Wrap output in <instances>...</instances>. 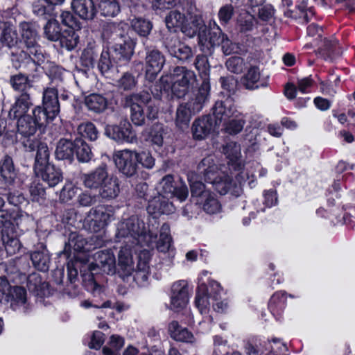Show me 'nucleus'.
Here are the masks:
<instances>
[{
    "mask_svg": "<svg viewBox=\"0 0 355 355\" xmlns=\"http://www.w3.org/2000/svg\"><path fill=\"white\" fill-rule=\"evenodd\" d=\"M217 125L216 121H214L209 115L202 116L196 119L192 125L193 137L199 140L206 138Z\"/></svg>",
    "mask_w": 355,
    "mask_h": 355,
    "instance_id": "nucleus-21",
    "label": "nucleus"
},
{
    "mask_svg": "<svg viewBox=\"0 0 355 355\" xmlns=\"http://www.w3.org/2000/svg\"><path fill=\"white\" fill-rule=\"evenodd\" d=\"M260 79V71L257 67H251L243 78V85L248 89L258 88L257 83Z\"/></svg>",
    "mask_w": 355,
    "mask_h": 355,
    "instance_id": "nucleus-56",
    "label": "nucleus"
},
{
    "mask_svg": "<svg viewBox=\"0 0 355 355\" xmlns=\"http://www.w3.org/2000/svg\"><path fill=\"white\" fill-rule=\"evenodd\" d=\"M195 114L196 113L193 112L190 107L185 103L180 104L175 113V121L176 125L181 129L187 128L192 116Z\"/></svg>",
    "mask_w": 355,
    "mask_h": 355,
    "instance_id": "nucleus-40",
    "label": "nucleus"
},
{
    "mask_svg": "<svg viewBox=\"0 0 355 355\" xmlns=\"http://www.w3.org/2000/svg\"><path fill=\"white\" fill-rule=\"evenodd\" d=\"M173 182L174 180L173 175H165L159 184V195L165 196L171 198L174 196L175 187Z\"/></svg>",
    "mask_w": 355,
    "mask_h": 355,
    "instance_id": "nucleus-55",
    "label": "nucleus"
},
{
    "mask_svg": "<svg viewBox=\"0 0 355 355\" xmlns=\"http://www.w3.org/2000/svg\"><path fill=\"white\" fill-rule=\"evenodd\" d=\"M85 104L89 111L101 114L107 110L108 101L103 95L94 93L85 98Z\"/></svg>",
    "mask_w": 355,
    "mask_h": 355,
    "instance_id": "nucleus-34",
    "label": "nucleus"
},
{
    "mask_svg": "<svg viewBox=\"0 0 355 355\" xmlns=\"http://www.w3.org/2000/svg\"><path fill=\"white\" fill-rule=\"evenodd\" d=\"M121 3L134 13L140 6L139 0H100L98 6L101 15L114 17L121 12Z\"/></svg>",
    "mask_w": 355,
    "mask_h": 355,
    "instance_id": "nucleus-11",
    "label": "nucleus"
},
{
    "mask_svg": "<svg viewBox=\"0 0 355 355\" xmlns=\"http://www.w3.org/2000/svg\"><path fill=\"white\" fill-rule=\"evenodd\" d=\"M174 83L181 84L187 87L193 85L196 81L195 73L183 67H177L174 69L172 73Z\"/></svg>",
    "mask_w": 355,
    "mask_h": 355,
    "instance_id": "nucleus-36",
    "label": "nucleus"
},
{
    "mask_svg": "<svg viewBox=\"0 0 355 355\" xmlns=\"http://www.w3.org/2000/svg\"><path fill=\"white\" fill-rule=\"evenodd\" d=\"M207 53L198 55L194 61V66L196 70L198 71L200 76H204L205 78L209 80L207 76L210 71V65L207 56Z\"/></svg>",
    "mask_w": 355,
    "mask_h": 355,
    "instance_id": "nucleus-60",
    "label": "nucleus"
},
{
    "mask_svg": "<svg viewBox=\"0 0 355 355\" xmlns=\"http://www.w3.org/2000/svg\"><path fill=\"white\" fill-rule=\"evenodd\" d=\"M32 113L33 117L31 115L24 116L17 121V132L24 137L33 136L38 127L47 123L40 109H33Z\"/></svg>",
    "mask_w": 355,
    "mask_h": 355,
    "instance_id": "nucleus-9",
    "label": "nucleus"
},
{
    "mask_svg": "<svg viewBox=\"0 0 355 355\" xmlns=\"http://www.w3.org/2000/svg\"><path fill=\"white\" fill-rule=\"evenodd\" d=\"M0 42L9 49L17 46L19 37L16 28L12 24L0 21Z\"/></svg>",
    "mask_w": 355,
    "mask_h": 355,
    "instance_id": "nucleus-27",
    "label": "nucleus"
},
{
    "mask_svg": "<svg viewBox=\"0 0 355 355\" xmlns=\"http://www.w3.org/2000/svg\"><path fill=\"white\" fill-rule=\"evenodd\" d=\"M132 247H121L118 254V273L123 281L128 280L134 271Z\"/></svg>",
    "mask_w": 355,
    "mask_h": 355,
    "instance_id": "nucleus-19",
    "label": "nucleus"
},
{
    "mask_svg": "<svg viewBox=\"0 0 355 355\" xmlns=\"http://www.w3.org/2000/svg\"><path fill=\"white\" fill-rule=\"evenodd\" d=\"M108 176L107 166L101 164L94 171L83 174L81 180L86 188L97 189L101 187Z\"/></svg>",
    "mask_w": 355,
    "mask_h": 355,
    "instance_id": "nucleus-18",
    "label": "nucleus"
},
{
    "mask_svg": "<svg viewBox=\"0 0 355 355\" xmlns=\"http://www.w3.org/2000/svg\"><path fill=\"white\" fill-rule=\"evenodd\" d=\"M35 172L51 187L56 186L63 180L61 170L51 164L40 168L35 170Z\"/></svg>",
    "mask_w": 355,
    "mask_h": 355,
    "instance_id": "nucleus-24",
    "label": "nucleus"
},
{
    "mask_svg": "<svg viewBox=\"0 0 355 355\" xmlns=\"http://www.w3.org/2000/svg\"><path fill=\"white\" fill-rule=\"evenodd\" d=\"M285 15L288 18L300 19L302 22H308L309 17L313 16V13L311 10H306V6L302 4L296 7L295 10L286 11Z\"/></svg>",
    "mask_w": 355,
    "mask_h": 355,
    "instance_id": "nucleus-59",
    "label": "nucleus"
},
{
    "mask_svg": "<svg viewBox=\"0 0 355 355\" xmlns=\"http://www.w3.org/2000/svg\"><path fill=\"white\" fill-rule=\"evenodd\" d=\"M164 45L170 55L180 60L186 61L193 57L191 49L181 43L174 34H169L164 38Z\"/></svg>",
    "mask_w": 355,
    "mask_h": 355,
    "instance_id": "nucleus-14",
    "label": "nucleus"
},
{
    "mask_svg": "<svg viewBox=\"0 0 355 355\" xmlns=\"http://www.w3.org/2000/svg\"><path fill=\"white\" fill-rule=\"evenodd\" d=\"M256 19L248 12H242L237 18V26L241 32H248L252 30Z\"/></svg>",
    "mask_w": 355,
    "mask_h": 355,
    "instance_id": "nucleus-54",
    "label": "nucleus"
},
{
    "mask_svg": "<svg viewBox=\"0 0 355 355\" xmlns=\"http://www.w3.org/2000/svg\"><path fill=\"white\" fill-rule=\"evenodd\" d=\"M31 259L34 266L39 270L45 272L49 270L50 258L46 249L42 251H35L31 254Z\"/></svg>",
    "mask_w": 355,
    "mask_h": 355,
    "instance_id": "nucleus-47",
    "label": "nucleus"
},
{
    "mask_svg": "<svg viewBox=\"0 0 355 355\" xmlns=\"http://www.w3.org/2000/svg\"><path fill=\"white\" fill-rule=\"evenodd\" d=\"M32 201L42 204L46 198V191L43 185L38 182H33L29 189Z\"/></svg>",
    "mask_w": 355,
    "mask_h": 355,
    "instance_id": "nucleus-63",
    "label": "nucleus"
},
{
    "mask_svg": "<svg viewBox=\"0 0 355 355\" xmlns=\"http://www.w3.org/2000/svg\"><path fill=\"white\" fill-rule=\"evenodd\" d=\"M213 114L216 123L227 122L232 118H238L241 112L237 110L233 98H226L223 101H218L213 107Z\"/></svg>",
    "mask_w": 355,
    "mask_h": 355,
    "instance_id": "nucleus-12",
    "label": "nucleus"
},
{
    "mask_svg": "<svg viewBox=\"0 0 355 355\" xmlns=\"http://www.w3.org/2000/svg\"><path fill=\"white\" fill-rule=\"evenodd\" d=\"M124 345V340L122 337L116 335H112L108 343L109 347L103 348L104 355H117L118 352Z\"/></svg>",
    "mask_w": 355,
    "mask_h": 355,
    "instance_id": "nucleus-58",
    "label": "nucleus"
},
{
    "mask_svg": "<svg viewBox=\"0 0 355 355\" xmlns=\"http://www.w3.org/2000/svg\"><path fill=\"white\" fill-rule=\"evenodd\" d=\"M71 8L84 20H92L96 15L93 0H72Z\"/></svg>",
    "mask_w": 355,
    "mask_h": 355,
    "instance_id": "nucleus-26",
    "label": "nucleus"
},
{
    "mask_svg": "<svg viewBox=\"0 0 355 355\" xmlns=\"http://www.w3.org/2000/svg\"><path fill=\"white\" fill-rule=\"evenodd\" d=\"M208 293L209 289L207 284L200 283L197 288L195 303L202 314L207 313L209 311L210 303Z\"/></svg>",
    "mask_w": 355,
    "mask_h": 355,
    "instance_id": "nucleus-41",
    "label": "nucleus"
},
{
    "mask_svg": "<svg viewBox=\"0 0 355 355\" xmlns=\"http://www.w3.org/2000/svg\"><path fill=\"white\" fill-rule=\"evenodd\" d=\"M11 309L24 315L29 314L32 306L28 302L27 293L21 286H13L8 293V300Z\"/></svg>",
    "mask_w": 355,
    "mask_h": 355,
    "instance_id": "nucleus-13",
    "label": "nucleus"
},
{
    "mask_svg": "<svg viewBox=\"0 0 355 355\" xmlns=\"http://www.w3.org/2000/svg\"><path fill=\"white\" fill-rule=\"evenodd\" d=\"M59 22L54 19H49L44 27L45 37L53 42L58 41L62 35Z\"/></svg>",
    "mask_w": 355,
    "mask_h": 355,
    "instance_id": "nucleus-49",
    "label": "nucleus"
},
{
    "mask_svg": "<svg viewBox=\"0 0 355 355\" xmlns=\"http://www.w3.org/2000/svg\"><path fill=\"white\" fill-rule=\"evenodd\" d=\"M170 198L162 195L154 197L148 202V212L155 215L169 214L173 212L175 209L173 202L169 201Z\"/></svg>",
    "mask_w": 355,
    "mask_h": 355,
    "instance_id": "nucleus-23",
    "label": "nucleus"
},
{
    "mask_svg": "<svg viewBox=\"0 0 355 355\" xmlns=\"http://www.w3.org/2000/svg\"><path fill=\"white\" fill-rule=\"evenodd\" d=\"M21 37L24 41L26 50L20 51L19 54L12 53V65L15 69L21 67V60L28 59L37 65L44 61V55L42 47L38 44L39 36L31 24L22 22L20 24Z\"/></svg>",
    "mask_w": 355,
    "mask_h": 355,
    "instance_id": "nucleus-3",
    "label": "nucleus"
},
{
    "mask_svg": "<svg viewBox=\"0 0 355 355\" xmlns=\"http://www.w3.org/2000/svg\"><path fill=\"white\" fill-rule=\"evenodd\" d=\"M96 265L103 272L110 275L116 272V259L111 250H101L95 253Z\"/></svg>",
    "mask_w": 355,
    "mask_h": 355,
    "instance_id": "nucleus-22",
    "label": "nucleus"
},
{
    "mask_svg": "<svg viewBox=\"0 0 355 355\" xmlns=\"http://www.w3.org/2000/svg\"><path fill=\"white\" fill-rule=\"evenodd\" d=\"M168 332L171 337L180 342L193 343L195 342L193 334L187 328L180 326L178 322L172 321L168 324Z\"/></svg>",
    "mask_w": 355,
    "mask_h": 355,
    "instance_id": "nucleus-35",
    "label": "nucleus"
},
{
    "mask_svg": "<svg viewBox=\"0 0 355 355\" xmlns=\"http://www.w3.org/2000/svg\"><path fill=\"white\" fill-rule=\"evenodd\" d=\"M77 130L82 137L91 141H95L98 138V132L96 126L91 122L79 125Z\"/></svg>",
    "mask_w": 355,
    "mask_h": 355,
    "instance_id": "nucleus-61",
    "label": "nucleus"
},
{
    "mask_svg": "<svg viewBox=\"0 0 355 355\" xmlns=\"http://www.w3.org/2000/svg\"><path fill=\"white\" fill-rule=\"evenodd\" d=\"M113 67L114 65L110 60L109 51L107 50H103L98 62V70L103 76L110 77Z\"/></svg>",
    "mask_w": 355,
    "mask_h": 355,
    "instance_id": "nucleus-57",
    "label": "nucleus"
},
{
    "mask_svg": "<svg viewBox=\"0 0 355 355\" xmlns=\"http://www.w3.org/2000/svg\"><path fill=\"white\" fill-rule=\"evenodd\" d=\"M136 42L130 37L114 44V51L119 60L129 61L134 54Z\"/></svg>",
    "mask_w": 355,
    "mask_h": 355,
    "instance_id": "nucleus-30",
    "label": "nucleus"
},
{
    "mask_svg": "<svg viewBox=\"0 0 355 355\" xmlns=\"http://www.w3.org/2000/svg\"><path fill=\"white\" fill-rule=\"evenodd\" d=\"M223 153L229 159L228 164L230 166V170H240L241 168L242 164L240 161L241 148L237 143L234 141L227 143L226 145L223 147Z\"/></svg>",
    "mask_w": 355,
    "mask_h": 355,
    "instance_id": "nucleus-31",
    "label": "nucleus"
},
{
    "mask_svg": "<svg viewBox=\"0 0 355 355\" xmlns=\"http://www.w3.org/2000/svg\"><path fill=\"white\" fill-rule=\"evenodd\" d=\"M202 28L200 36L201 51L202 53L211 55L214 53V48L219 46H221L223 53L226 55L238 51V45L229 39L228 36L223 32L214 21L211 32H206L207 29L205 26Z\"/></svg>",
    "mask_w": 355,
    "mask_h": 355,
    "instance_id": "nucleus-4",
    "label": "nucleus"
},
{
    "mask_svg": "<svg viewBox=\"0 0 355 355\" xmlns=\"http://www.w3.org/2000/svg\"><path fill=\"white\" fill-rule=\"evenodd\" d=\"M184 19V15L178 10H173L166 16L165 22L167 28L170 30L175 27H182Z\"/></svg>",
    "mask_w": 355,
    "mask_h": 355,
    "instance_id": "nucleus-64",
    "label": "nucleus"
},
{
    "mask_svg": "<svg viewBox=\"0 0 355 355\" xmlns=\"http://www.w3.org/2000/svg\"><path fill=\"white\" fill-rule=\"evenodd\" d=\"M0 175L6 185H12L17 178V170L12 158L6 155L0 160Z\"/></svg>",
    "mask_w": 355,
    "mask_h": 355,
    "instance_id": "nucleus-28",
    "label": "nucleus"
},
{
    "mask_svg": "<svg viewBox=\"0 0 355 355\" xmlns=\"http://www.w3.org/2000/svg\"><path fill=\"white\" fill-rule=\"evenodd\" d=\"M113 158L116 166L123 174L132 177L136 173L138 163L137 152L127 149L118 150L114 153Z\"/></svg>",
    "mask_w": 355,
    "mask_h": 355,
    "instance_id": "nucleus-8",
    "label": "nucleus"
},
{
    "mask_svg": "<svg viewBox=\"0 0 355 355\" xmlns=\"http://www.w3.org/2000/svg\"><path fill=\"white\" fill-rule=\"evenodd\" d=\"M120 193V182L116 177H107L99 188L98 195L103 199L110 200L116 198Z\"/></svg>",
    "mask_w": 355,
    "mask_h": 355,
    "instance_id": "nucleus-29",
    "label": "nucleus"
},
{
    "mask_svg": "<svg viewBox=\"0 0 355 355\" xmlns=\"http://www.w3.org/2000/svg\"><path fill=\"white\" fill-rule=\"evenodd\" d=\"M153 101L146 106L145 119L153 121L158 117L160 101L162 98V90L156 89V92L152 91Z\"/></svg>",
    "mask_w": 355,
    "mask_h": 355,
    "instance_id": "nucleus-45",
    "label": "nucleus"
},
{
    "mask_svg": "<svg viewBox=\"0 0 355 355\" xmlns=\"http://www.w3.org/2000/svg\"><path fill=\"white\" fill-rule=\"evenodd\" d=\"M49 148L45 143H40L37 146V153L35 156L34 170H37L47 164H50L49 160Z\"/></svg>",
    "mask_w": 355,
    "mask_h": 355,
    "instance_id": "nucleus-51",
    "label": "nucleus"
},
{
    "mask_svg": "<svg viewBox=\"0 0 355 355\" xmlns=\"http://www.w3.org/2000/svg\"><path fill=\"white\" fill-rule=\"evenodd\" d=\"M60 46L68 51H71L76 47L79 42V35L73 30L65 31L59 38Z\"/></svg>",
    "mask_w": 355,
    "mask_h": 355,
    "instance_id": "nucleus-50",
    "label": "nucleus"
},
{
    "mask_svg": "<svg viewBox=\"0 0 355 355\" xmlns=\"http://www.w3.org/2000/svg\"><path fill=\"white\" fill-rule=\"evenodd\" d=\"M202 207L205 211L209 214L218 213L220 209V204L214 193H206L205 198L202 201Z\"/></svg>",
    "mask_w": 355,
    "mask_h": 355,
    "instance_id": "nucleus-53",
    "label": "nucleus"
},
{
    "mask_svg": "<svg viewBox=\"0 0 355 355\" xmlns=\"http://www.w3.org/2000/svg\"><path fill=\"white\" fill-rule=\"evenodd\" d=\"M33 13L42 19H48L54 15L53 8L46 0H35L32 3Z\"/></svg>",
    "mask_w": 355,
    "mask_h": 355,
    "instance_id": "nucleus-43",
    "label": "nucleus"
},
{
    "mask_svg": "<svg viewBox=\"0 0 355 355\" xmlns=\"http://www.w3.org/2000/svg\"><path fill=\"white\" fill-rule=\"evenodd\" d=\"M156 89L161 90V87L155 85L154 89L150 88V92L143 90L139 93H132L126 95L122 100V105L124 108L130 109V117L131 121L137 126L145 125V113L143 107L138 103L141 101L148 104L153 101L152 99V91L156 92Z\"/></svg>",
    "mask_w": 355,
    "mask_h": 355,
    "instance_id": "nucleus-5",
    "label": "nucleus"
},
{
    "mask_svg": "<svg viewBox=\"0 0 355 355\" xmlns=\"http://www.w3.org/2000/svg\"><path fill=\"white\" fill-rule=\"evenodd\" d=\"M10 83L12 89L21 94H29L28 91L33 87L32 81L27 76L22 73L12 76L10 78Z\"/></svg>",
    "mask_w": 355,
    "mask_h": 355,
    "instance_id": "nucleus-42",
    "label": "nucleus"
},
{
    "mask_svg": "<svg viewBox=\"0 0 355 355\" xmlns=\"http://www.w3.org/2000/svg\"><path fill=\"white\" fill-rule=\"evenodd\" d=\"M145 68L146 78L153 81L162 71L165 64V57L161 51L155 48L146 47Z\"/></svg>",
    "mask_w": 355,
    "mask_h": 355,
    "instance_id": "nucleus-10",
    "label": "nucleus"
},
{
    "mask_svg": "<svg viewBox=\"0 0 355 355\" xmlns=\"http://www.w3.org/2000/svg\"><path fill=\"white\" fill-rule=\"evenodd\" d=\"M114 210L111 206H98L91 209L86 221L92 232H98L114 220Z\"/></svg>",
    "mask_w": 355,
    "mask_h": 355,
    "instance_id": "nucleus-6",
    "label": "nucleus"
},
{
    "mask_svg": "<svg viewBox=\"0 0 355 355\" xmlns=\"http://www.w3.org/2000/svg\"><path fill=\"white\" fill-rule=\"evenodd\" d=\"M198 168L204 175L205 180L213 185V187L220 195H225L231 192L235 196H239V188L232 178L225 172L222 171L215 164L211 156L202 159L198 164Z\"/></svg>",
    "mask_w": 355,
    "mask_h": 355,
    "instance_id": "nucleus-2",
    "label": "nucleus"
},
{
    "mask_svg": "<svg viewBox=\"0 0 355 355\" xmlns=\"http://www.w3.org/2000/svg\"><path fill=\"white\" fill-rule=\"evenodd\" d=\"M102 37L107 42L115 44L130 36L127 32L126 24L112 22L107 23L104 26Z\"/></svg>",
    "mask_w": 355,
    "mask_h": 355,
    "instance_id": "nucleus-20",
    "label": "nucleus"
},
{
    "mask_svg": "<svg viewBox=\"0 0 355 355\" xmlns=\"http://www.w3.org/2000/svg\"><path fill=\"white\" fill-rule=\"evenodd\" d=\"M210 92L209 80H203L200 87L194 92L185 103L190 107L193 112H200L205 104L209 101Z\"/></svg>",
    "mask_w": 355,
    "mask_h": 355,
    "instance_id": "nucleus-16",
    "label": "nucleus"
},
{
    "mask_svg": "<svg viewBox=\"0 0 355 355\" xmlns=\"http://www.w3.org/2000/svg\"><path fill=\"white\" fill-rule=\"evenodd\" d=\"M164 129L162 124H153L149 133L150 142L158 147H161L164 141Z\"/></svg>",
    "mask_w": 355,
    "mask_h": 355,
    "instance_id": "nucleus-62",
    "label": "nucleus"
},
{
    "mask_svg": "<svg viewBox=\"0 0 355 355\" xmlns=\"http://www.w3.org/2000/svg\"><path fill=\"white\" fill-rule=\"evenodd\" d=\"M32 105L29 94H20L11 106L8 116L10 119H14L28 116L27 112Z\"/></svg>",
    "mask_w": 355,
    "mask_h": 355,
    "instance_id": "nucleus-25",
    "label": "nucleus"
},
{
    "mask_svg": "<svg viewBox=\"0 0 355 355\" xmlns=\"http://www.w3.org/2000/svg\"><path fill=\"white\" fill-rule=\"evenodd\" d=\"M321 42L322 45L320 46V49L322 55L325 56V59L333 60L341 55L342 52L336 40L324 39Z\"/></svg>",
    "mask_w": 355,
    "mask_h": 355,
    "instance_id": "nucleus-48",
    "label": "nucleus"
},
{
    "mask_svg": "<svg viewBox=\"0 0 355 355\" xmlns=\"http://www.w3.org/2000/svg\"><path fill=\"white\" fill-rule=\"evenodd\" d=\"M87 242L83 235L76 232H71L69 234L68 241L65 244L64 251L71 252V249L76 252H81L85 250Z\"/></svg>",
    "mask_w": 355,
    "mask_h": 355,
    "instance_id": "nucleus-46",
    "label": "nucleus"
},
{
    "mask_svg": "<svg viewBox=\"0 0 355 355\" xmlns=\"http://www.w3.org/2000/svg\"><path fill=\"white\" fill-rule=\"evenodd\" d=\"M149 275L150 268L148 263L146 260H142L140 255L137 267L136 268H134V271L131 276H132L133 280L137 285L144 286L147 283Z\"/></svg>",
    "mask_w": 355,
    "mask_h": 355,
    "instance_id": "nucleus-39",
    "label": "nucleus"
},
{
    "mask_svg": "<svg viewBox=\"0 0 355 355\" xmlns=\"http://www.w3.org/2000/svg\"><path fill=\"white\" fill-rule=\"evenodd\" d=\"M76 148L75 141L70 139H61L58 141L55 150V156L59 160L72 161Z\"/></svg>",
    "mask_w": 355,
    "mask_h": 355,
    "instance_id": "nucleus-33",
    "label": "nucleus"
},
{
    "mask_svg": "<svg viewBox=\"0 0 355 355\" xmlns=\"http://www.w3.org/2000/svg\"><path fill=\"white\" fill-rule=\"evenodd\" d=\"M141 7V5L140 4L136 12H132L134 17L130 19V23L132 28L137 35L146 37L150 34L153 28V24L149 20L135 16Z\"/></svg>",
    "mask_w": 355,
    "mask_h": 355,
    "instance_id": "nucleus-38",
    "label": "nucleus"
},
{
    "mask_svg": "<svg viewBox=\"0 0 355 355\" xmlns=\"http://www.w3.org/2000/svg\"><path fill=\"white\" fill-rule=\"evenodd\" d=\"M60 108L58 90L54 87H47L43 91L42 106H37L34 109H40L44 115V120L49 123L58 115Z\"/></svg>",
    "mask_w": 355,
    "mask_h": 355,
    "instance_id": "nucleus-7",
    "label": "nucleus"
},
{
    "mask_svg": "<svg viewBox=\"0 0 355 355\" xmlns=\"http://www.w3.org/2000/svg\"><path fill=\"white\" fill-rule=\"evenodd\" d=\"M171 291V309L178 311L184 309L189 302L187 284L185 281L177 282L172 285Z\"/></svg>",
    "mask_w": 355,
    "mask_h": 355,
    "instance_id": "nucleus-17",
    "label": "nucleus"
},
{
    "mask_svg": "<svg viewBox=\"0 0 355 355\" xmlns=\"http://www.w3.org/2000/svg\"><path fill=\"white\" fill-rule=\"evenodd\" d=\"M205 26L207 29L206 32H211L213 27V22H209V25L207 26L202 19L200 17H195L192 20L191 23L189 26H182V32L189 37H193L195 35H198V44L201 50V44H200V35L201 31H202V27Z\"/></svg>",
    "mask_w": 355,
    "mask_h": 355,
    "instance_id": "nucleus-32",
    "label": "nucleus"
},
{
    "mask_svg": "<svg viewBox=\"0 0 355 355\" xmlns=\"http://www.w3.org/2000/svg\"><path fill=\"white\" fill-rule=\"evenodd\" d=\"M116 239L124 240L128 246L139 245L153 248L157 234L146 232L144 223L137 216H132L119 222L116 227Z\"/></svg>",
    "mask_w": 355,
    "mask_h": 355,
    "instance_id": "nucleus-1",
    "label": "nucleus"
},
{
    "mask_svg": "<svg viewBox=\"0 0 355 355\" xmlns=\"http://www.w3.org/2000/svg\"><path fill=\"white\" fill-rule=\"evenodd\" d=\"M1 248L4 247L6 251L8 254H14L20 249V242L13 228L11 230H6V232H2Z\"/></svg>",
    "mask_w": 355,
    "mask_h": 355,
    "instance_id": "nucleus-37",
    "label": "nucleus"
},
{
    "mask_svg": "<svg viewBox=\"0 0 355 355\" xmlns=\"http://www.w3.org/2000/svg\"><path fill=\"white\" fill-rule=\"evenodd\" d=\"M155 246L158 251L166 252L172 246V237L170 234V227L168 224L164 223L159 232V237Z\"/></svg>",
    "mask_w": 355,
    "mask_h": 355,
    "instance_id": "nucleus-44",
    "label": "nucleus"
},
{
    "mask_svg": "<svg viewBox=\"0 0 355 355\" xmlns=\"http://www.w3.org/2000/svg\"><path fill=\"white\" fill-rule=\"evenodd\" d=\"M76 157L79 162H88L92 157V153L88 144L81 139L75 140Z\"/></svg>",
    "mask_w": 355,
    "mask_h": 355,
    "instance_id": "nucleus-52",
    "label": "nucleus"
},
{
    "mask_svg": "<svg viewBox=\"0 0 355 355\" xmlns=\"http://www.w3.org/2000/svg\"><path fill=\"white\" fill-rule=\"evenodd\" d=\"M105 135L119 142L132 143L136 139L130 123L123 122L119 125H107L105 130Z\"/></svg>",
    "mask_w": 355,
    "mask_h": 355,
    "instance_id": "nucleus-15",
    "label": "nucleus"
}]
</instances>
